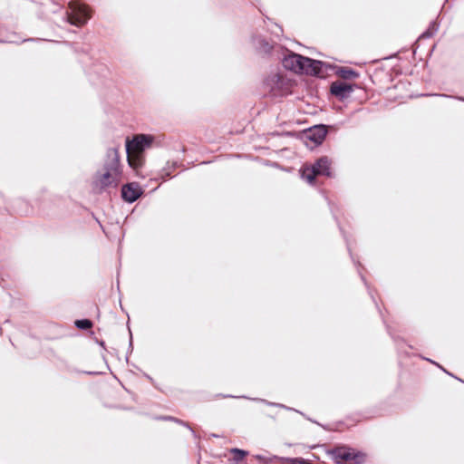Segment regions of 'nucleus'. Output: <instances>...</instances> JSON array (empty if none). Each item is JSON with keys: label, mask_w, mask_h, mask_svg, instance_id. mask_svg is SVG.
<instances>
[{"label": "nucleus", "mask_w": 464, "mask_h": 464, "mask_svg": "<svg viewBox=\"0 0 464 464\" xmlns=\"http://www.w3.org/2000/svg\"><path fill=\"white\" fill-rule=\"evenodd\" d=\"M152 137L150 135H136L131 140L126 141V151L128 163L132 169H139L143 165V152L150 148Z\"/></svg>", "instance_id": "nucleus-2"}, {"label": "nucleus", "mask_w": 464, "mask_h": 464, "mask_svg": "<svg viewBox=\"0 0 464 464\" xmlns=\"http://www.w3.org/2000/svg\"><path fill=\"white\" fill-rule=\"evenodd\" d=\"M326 135L324 125H317L308 130L307 137L315 143H321Z\"/></svg>", "instance_id": "nucleus-10"}, {"label": "nucleus", "mask_w": 464, "mask_h": 464, "mask_svg": "<svg viewBox=\"0 0 464 464\" xmlns=\"http://www.w3.org/2000/svg\"><path fill=\"white\" fill-rule=\"evenodd\" d=\"M266 86L273 96H285L292 92V82L289 79L278 74L269 75L266 82Z\"/></svg>", "instance_id": "nucleus-4"}, {"label": "nucleus", "mask_w": 464, "mask_h": 464, "mask_svg": "<svg viewBox=\"0 0 464 464\" xmlns=\"http://www.w3.org/2000/svg\"><path fill=\"white\" fill-rule=\"evenodd\" d=\"M331 93L340 100H343L348 98L353 92V85L343 82V81H336L331 84L330 88Z\"/></svg>", "instance_id": "nucleus-8"}, {"label": "nucleus", "mask_w": 464, "mask_h": 464, "mask_svg": "<svg viewBox=\"0 0 464 464\" xmlns=\"http://www.w3.org/2000/svg\"><path fill=\"white\" fill-rule=\"evenodd\" d=\"M230 453L233 455L229 461L231 464H239L240 461L247 455V452L239 449L230 450Z\"/></svg>", "instance_id": "nucleus-11"}, {"label": "nucleus", "mask_w": 464, "mask_h": 464, "mask_svg": "<svg viewBox=\"0 0 464 464\" xmlns=\"http://www.w3.org/2000/svg\"><path fill=\"white\" fill-rule=\"evenodd\" d=\"M285 69L296 73H305L314 76H321L322 63L300 54L291 53L283 60Z\"/></svg>", "instance_id": "nucleus-1"}, {"label": "nucleus", "mask_w": 464, "mask_h": 464, "mask_svg": "<svg viewBox=\"0 0 464 464\" xmlns=\"http://www.w3.org/2000/svg\"><path fill=\"white\" fill-rule=\"evenodd\" d=\"M107 153L108 157L111 160V167L96 179V186L102 188L111 185L115 181V178L119 175L118 165L120 158L118 149H110Z\"/></svg>", "instance_id": "nucleus-5"}, {"label": "nucleus", "mask_w": 464, "mask_h": 464, "mask_svg": "<svg viewBox=\"0 0 464 464\" xmlns=\"http://www.w3.org/2000/svg\"><path fill=\"white\" fill-rule=\"evenodd\" d=\"M121 195L124 200L134 202L141 195V189L137 184L131 183L122 187Z\"/></svg>", "instance_id": "nucleus-9"}, {"label": "nucleus", "mask_w": 464, "mask_h": 464, "mask_svg": "<svg viewBox=\"0 0 464 464\" xmlns=\"http://www.w3.org/2000/svg\"><path fill=\"white\" fill-rule=\"evenodd\" d=\"M69 8H70L71 12H70L68 17H69V22L72 24H74L77 26H82L91 17L88 6L85 5L80 4L76 1H71L69 3Z\"/></svg>", "instance_id": "nucleus-7"}, {"label": "nucleus", "mask_w": 464, "mask_h": 464, "mask_svg": "<svg viewBox=\"0 0 464 464\" xmlns=\"http://www.w3.org/2000/svg\"><path fill=\"white\" fill-rule=\"evenodd\" d=\"M356 75L357 74L353 71H352V70L344 71L343 74V76L345 77V78L352 77V76H356Z\"/></svg>", "instance_id": "nucleus-14"}, {"label": "nucleus", "mask_w": 464, "mask_h": 464, "mask_svg": "<svg viewBox=\"0 0 464 464\" xmlns=\"http://www.w3.org/2000/svg\"><path fill=\"white\" fill-rule=\"evenodd\" d=\"M336 464H362L365 454L347 447H338L328 452Z\"/></svg>", "instance_id": "nucleus-3"}, {"label": "nucleus", "mask_w": 464, "mask_h": 464, "mask_svg": "<svg viewBox=\"0 0 464 464\" xmlns=\"http://www.w3.org/2000/svg\"><path fill=\"white\" fill-rule=\"evenodd\" d=\"M330 176V162L327 158H321L312 166H305L302 170V177L308 182L313 183L316 176Z\"/></svg>", "instance_id": "nucleus-6"}, {"label": "nucleus", "mask_w": 464, "mask_h": 464, "mask_svg": "<svg viewBox=\"0 0 464 464\" xmlns=\"http://www.w3.org/2000/svg\"><path fill=\"white\" fill-rule=\"evenodd\" d=\"M76 325L82 329H89L92 326V323L89 320H79L76 322Z\"/></svg>", "instance_id": "nucleus-12"}, {"label": "nucleus", "mask_w": 464, "mask_h": 464, "mask_svg": "<svg viewBox=\"0 0 464 464\" xmlns=\"http://www.w3.org/2000/svg\"><path fill=\"white\" fill-rule=\"evenodd\" d=\"M291 464H308L309 462L303 459H292Z\"/></svg>", "instance_id": "nucleus-13"}]
</instances>
